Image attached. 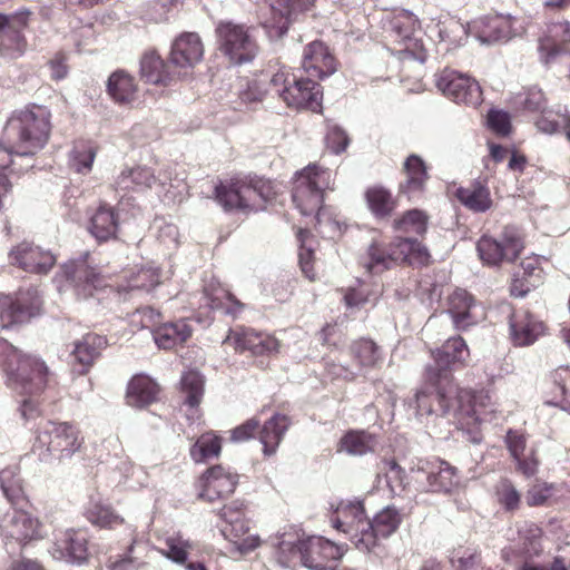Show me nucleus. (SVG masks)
Listing matches in <instances>:
<instances>
[{
	"label": "nucleus",
	"mask_w": 570,
	"mask_h": 570,
	"mask_svg": "<svg viewBox=\"0 0 570 570\" xmlns=\"http://www.w3.org/2000/svg\"><path fill=\"white\" fill-rule=\"evenodd\" d=\"M469 356V350L464 340L460 336L449 338L441 348L434 354V363L426 366V379L436 384L438 401L442 411L446 412L450 404L446 399L455 394L459 402V409L475 411V401L489 399L488 395L480 392L473 393L471 390L459 387L452 379L451 366L463 364Z\"/></svg>",
	"instance_id": "obj_1"
},
{
	"label": "nucleus",
	"mask_w": 570,
	"mask_h": 570,
	"mask_svg": "<svg viewBox=\"0 0 570 570\" xmlns=\"http://www.w3.org/2000/svg\"><path fill=\"white\" fill-rule=\"evenodd\" d=\"M51 131V112L40 105L16 111L3 129L0 147L10 155L33 156L48 142Z\"/></svg>",
	"instance_id": "obj_2"
},
{
	"label": "nucleus",
	"mask_w": 570,
	"mask_h": 570,
	"mask_svg": "<svg viewBox=\"0 0 570 570\" xmlns=\"http://www.w3.org/2000/svg\"><path fill=\"white\" fill-rule=\"evenodd\" d=\"M276 195L269 180L261 177H235L215 187L217 203L227 212H258Z\"/></svg>",
	"instance_id": "obj_3"
},
{
	"label": "nucleus",
	"mask_w": 570,
	"mask_h": 570,
	"mask_svg": "<svg viewBox=\"0 0 570 570\" xmlns=\"http://www.w3.org/2000/svg\"><path fill=\"white\" fill-rule=\"evenodd\" d=\"M0 367L7 375L8 385L21 393L40 392L49 382L50 372L39 358L23 355L17 347L0 338Z\"/></svg>",
	"instance_id": "obj_4"
},
{
	"label": "nucleus",
	"mask_w": 570,
	"mask_h": 570,
	"mask_svg": "<svg viewBox=\"0 0 570 570\" xmlns=\"http://www.w3.org/2000/svg\"><path fill=\"white\" fill-rule=\"evenodd\" d=\"M82 443L83 438L73 424L48 421L38 431L32 452L41 462H50L51 459L63 461L78 452Z\"/></svg>",
	"instance_id": "obj_5"
},
{
	"label": "nucleus",
	"mask_w": 570,
	"mask_h": 570,
	"mask_svg": "<svg viewBox=\"0 0 570 570\" xmlns=\"http://www.w3.org/2000/svg\"><path fill=\"white\" fill-rule=\"evenodd\" d=\"M271 90L288 107L317 111L321 108V86L313 79L297 77L282 67L269 80Z\"/></svg>",
	"instance_id": "obj_6"
},
{
	"label": "nucleus",
	"mask_w": 570,
	"mask_h": 570,
	"mask_svg": "<svg viewBox=\"0 0 570 570\" xmlns=\"http://www.w3.org/2000/svg\"><path fill=\"white\" fill-rule=\"evenodd\" d=\"M331 186V171L315 164L296 173L292 199L304 216L315 215L320 223V210L324 202V190Z\"/></svg>",
	"instance_id": "obj_7"
},
{
	"label": "nucleus",
	"mask_w": 570,
	"mask_h": 570,
	"mask_svg": "<svg viewBox=\"0 0 570 570\" xmlns=\"http://www.w3.org/2000/svg\"><path fill=\"white\" fill-rule=\"evenodd\" d=\"M218 49L232 65L252 62L258 53V45L245 24L222 21L216 27Z\"/></svg>",
	"instance_id": "obj_8"
},
{
	"label": "nucleus",
	"mask_w": 570,
	"mask_h": 570,
	"mask_svg": "<svg viewBox=\"0 0 570 570\" xmlns=\"http://www.w3.org/2000/svg\"><path fill=\"white\" fill-rule=\"evenodd\" d=\"M523 248V235L515 226H505L497 237L483 235L476 243L481 261L489 266L513 262Z\"/></svg>",
	"instance_id": "obj_9"
},
{
	"label": "nucleus",
	"mask_w": 570,
	"mask_h": 570,
	"mask_svg": "<svg viewBox=\"0 0 570 570\" xmlns=\"http://www.w3.org/2000/svg\"><path fill=\"white\" fill-rule=\"evenodd\" d=\"M435 85L444 96L458 104L476 107L482 101L479 82L455 70L446 68L435 75Z\"/></svg>",
	"instance_id": "obj_10"
},
{
	"label": "nucleus",
	"mask_w": 570,
	"mask_h": 570,
	"mask_svg": "<svg viewBox=\"0 0 570 570\" xmlns=\"http://www.w3.org/2000/svg\"><path fill=\"white\" fill-rule=\"evenodd\" d=\"M0 534L7 550L13 552L14 547L10 550L9 546L22 547L27 541L41 537L40 522L23 510L12 509L0 521Z\"/></svg>",
	"instance_id": "obj_11"
},
{
	"label": "nucleus",
	"mask_w": 570,
	"mask_h": 570,
	"mask_svg": "<svg viewBox=\"0 0 570 570\" xmlns=\"http://www.w3.org/2000/svg\"><path fill=\"white\" fill-rule=\"evenodd\" d=\"M42 301L36 288L20 291L13 299L0 297V326L3 328L29 321L40 313Z\"/></svg>",
	"instance_id": "obj_12"
},
{
	"label": "nucleus",
	"mask_w": 570,
	"mask_h": 570,
	"mask_svg": "<svg viewBox=\"0 0 570 570\" xmlns=\"http://www.w3.org/2000/svg\"><path fill=\"white\" fill-rule=\"evenodd\" d=\"M425 386L419 390L413 399L415 409H416V415L422 417L424 415L431 416V415H446V414H453L456 415H466V416H475V419L479 417L480 409L485 406V403L483 401H475V411H468L465 409H459V402L455 399V394L450 395L446 399V403H449L451 406L449 411H442L440 407L439 401H438V387L436 384H433L425 377Z\"/></svg>",
	"instance_id": "obj_13"
},
{
	"label": "nucleus",
	"mask_w": 570,
	"mask_h": 570,
	"mask_svg": "<svg viewBox=\"0 0 570 570\" xmlns=\"http://www.w3.org/2000/svg\"><path fill=\"white\" fill-rule=\"evenodd\" d=\"M61 271L66 279L73 286L77 295L83 298L106 286L105 277L89 263L88 255L63 264Z\"/></svg>",
	"instance_id": "obj_14"
},
{
	"label": "nucleus",
	"mask_w": 570,
	"mask_h": 570,
	"mask_svg": "<svg viewBox=\"0 0 570 570\" xmlns=\"http://www.w3.org/2000/svg\"><path fill=\"white\" fill-rule=\"evenodd\" d=\"M333 528L348 535L351 542L357 548V540L371 528L370 519L365 515L361 501L341 502L335 515L331 518Z\"/></svg>",
	"instance_id": "obj_15"
},
{
	"label": "nucleus",
	"mask_w": 570,
	"mask_h": 570,
	"mask_svg": "<svg viewBox=\"0 0 570 570\" xmlns=\"http://www.w3.org/2000/svg\"><path fill=\"white\" fill-rule=\"evenodd\" d=\"M238 484V474L227 471L222 465H215L198 479V498L213 502L225 499L234 493Z\"/></svg>",
	"instance_id": "obj_16"
},
{
	"label": "nucleus",
	"mask_w": 570,
	"mask_h": 570,
	"mask_svg": "<svg viewBox=\"0 0 570 570\" xmlns=\"http://www.w3.org/2000/svg\"><path fill=\"white\" fill-rule=\"evenodd\" d=\"M402 515L394 507H385L370 520L371 528L357 540V549L370 552L381 539L392 535L400 527Z\"/></svg>",
	"instance_id": "obj_17"
},
{
	"label": "nucleus",
	"mask_w": 570,
	"mask_h": 570,
	"mask_svg": "<svg viewBox=\"0 0 570 570\" xmlns=\"http://www.w3.org/2000/svg\"><path fill=\"white\" fill-rule=\"evenodd\" d=\"M9 258L12 265L35 274H47L57 262L50 250H45L28 242H22L13 247L9 253Z\"/></svg>",
	"instance_id": "obj_18"
},
{
	"label": "nucleus",
	"mask_w": 570,
	"mask_h": 570,
	"mask_svg": "<svg viewBox=\"0 0 570 570\" xmlns=\"http://www.w3.org/2000/svg\"><path fill=\"white\" fill-rule=\"evenodd\" d=\"M511 30V19L495 14L474 19L466 24L465 32L475 37L481 43L493 45L510 39Z\"/></svg>",
	"instance_id": "obj_19"
},
{
	"label": "nucleus",
	"mask_w": 570,
	"mask_h": 570,
	"mask_svg": "<svg viewBox=\"0 0 570 570\" xmlns=\"http://www.w3.org/2000/svg\"><path fill=\"white\" fill-rule=\"evenodd\" d=\"M416 482L426 481V490L431 492H450L459 484L456 469L445 461L426 462L415 472Z\"/></svg>",
	"instance_id": "obj_20"
},
{
	"label": "nucleus",
	"mask_w": 570,
	"mask_h": 570,
	"mask_svg": "<svg viewBox=\"0 0 570 570\" xmlns=\"http://www.w3.org/2000/svg\"><path fill=\"white\" fill-rule=\"evenodd\" d=\"M170 177L164 173L158 176L146 166H137L122 170L117 177L116 188L124 191H144L154 187L164 188Z\"/></svg>",
	"instance_id": "obj_21"
},
{
	"label": "nucleus",
	"mask_w": 570,
	"mask_h": 570,
	"mask_svg": "<svg viewBox=\"0 0 570 570\" xmlns=\"http://www.w3.org/2000/svg\"><path fill=\"white\" fill-rule=\"evenodd\" d=\"M303 566L312 570H325L327 562L342 558L344 546L336 544L322 537H311L305 540Z\"/></svg>",
	"instance_id": "obj_22"
},
{
	"label": "nucleus",
	"mask_w": 570,
	"mask_h": 570,
	"mask_svg": "<svg viewBox=\"0 0 570 570\" xmlns=\"http://www.w3.org/2000/svg\"><path fill=\"white\" fill-rule=\"evenodd\" d=\"M227 338L233 340L237 351H249L253 355H268L279 347L275 337L246 327L232 331Z\"/></svg>",
	"instance_id": "obj_23"
},
{
	"label": "nucleus",
	"mask_w": 570,
	"mask_h": 570,
	"mask_svg": "<svg viewBox=\"0 0 570 570\" xmlns=\"http://www.w3.org/2000/svg\"><path fill=\"white\" fill-rule=\"evenodd\" d=\"M404 181L400 184V194L405 195L410 200L421 198L426 189L430 178L424 160L415 155H410L403 164Z\"/></svg>",
	"instance_id": "obj_24"
},
{
	"label": "nucleus",
	"mask_w": 570,
	"mask_h": 570,
	"mask_svg": "<svg viewBox=\"0 0 570 570\" xmlns=\"http://www.w3.org/2000/svg\"><path fill=\"white\" fill-rule=\"evenodd\" d=\"M476 303L465 289L456 288L448 297L446 314L451 317L453 326L458 331H465L478 323L475 313Z\"/></svg>",
	"instance_id": "obj_25"
},
{
	"label": "nucleus",
	"mask_w": 570,
	"mask_h": 570,
	"mask_svg": "<svg viewBox=\"0 0 570 570\" xmlns=\"http://www.w3.org/2000/svg\"><path fill=\"white\" fill-rule=\"evenodd\" d=\"M302 68L309 77L323 79L336 71V61L322 41H313L304 49Z\"/></svg>",
	"instance_id": "obj_26"
},
{
	"label": "nucleus",
	"mask_w": 570,
	"mask_h": 570,
	"mask_svg": "<svg viewBox=\"0 0 570 570\" xmlns=\"http://www.w3.org/2000/svg\"><path fill=\"white\" fill-rule=\"evenodd\" d=\"M87 543L88 541L83 532L70 530L57 539L49 552L56 560L82 563L88 557Z\"/></svg>",
	"instance_id": "obj_27"
},
{
	"label": "nucleus",
	"mask_w": 570,
	"mask_h": 570,
	"mask_svg": "<svg viewBox=\"0 0 570 570\" xmlns=\"http://www.w3.org/2000/svg\"><path fill=\"white\" fill-rule=\"evenodd\" d=\"M204 55L200 37L195 32L179 36L173 43L170 62L179 68L194 67Z\"/></svg>",
	"instance_id": "obj_28"
},
{
	"label": "nucleus",
	"mask_w": 570,
	"mask_h": 570,
	"mask_svg": "<svg viewBox=\"0 0 570 570\" xmlns=\"http://www.w3.org/2000/svg\"><path fill=\"white\" fill-rule=\"evenodd\" d=\"M510 330L514 344L525 346L537 341L543 333L544 325L528 311H515L510 317Z\"/></svg>",
	"instance_id": "obj_29"
},
{
	"label": "nucleus",
	"mask_w": 570,
	"mask_h": 570,
	"mask_svg": "<svg viewBox=\"0 0 570 570\" xmlns=\"http://www.w3.org/2000/svg\"><path fill=\"white\" fill-rule=\"evenodd\" d=\"M193 332V327L185 318L160 324L151 331L155 343L163 350H171L186 343Z\"/></svg>",
	"instance_id": "obj_30"
},
{
	"label": "nucleus",
	"mask_w": 570,
	"mask_h": 570,
	"mask_svg": "<svg viewBox=\"0 0 570 570\" xmlns=\"http://www.w3.org/2000/svg\"><path fill=\"white\" fill-rule=\"evenodd\" d=\"M316 0H274L271 8L274 13L273 27L277 29V33L283 36L287 32L289 24L297 17L309 11Z\"/></svg>",
	"instance_id": "obj_31"
},
{
	"label": "nucleus",
	"mask_w": 570,
	"mask_h": 570,
	"mask_svg": "<svg viewBox=\"0 0 570 570\" xmlns=\"http://www.w3.org/2000/svg\"><path fill=\"white\" fill-rule=\"evenodd\" d=\"M291 425V417L281 413H275L262 425L259 430V442L263 445L265 456H272L276 453Z\"/></svg>",
	"instance_id": "obj_32"
},
{
	"label": "nucleus",
	"mask_w": 570,
	"mask_h": 570,
	"mask_svg": "<svg viewBox=\"0 0 570 570\" xmlns=\"http://www.w3.org/2000/svg\"><path fill=\"white\" fill-rule=\"evenodd\" d=\"M542 279V268L537 257H525L520 267L513 273L511 295L523 297L532 287H537Z\"/></svg>",
	"instance_id": "obj_33"
},
{
	"label": "nucleus",
	"mask_w": 570,
	"mask_h": 570,
	"mask_svg": "<svg viewBox=\"0 0 570 570\" xmlns=\"http://www.w3.org/2000/svg\"><path fill=\"white\" fill-rule=\"evenodd\" d=\"M394 264L396 263H426L429 259L428 249L416 238L396 236L389 244Z\"/></svg>",
	"instance_id": "obj_34"
},
{
	"label": "nucleus",
	"mask_w": 570,
	"mask_h": 570,
	"mask_svg": "<svg viewBox=\"0 0 570 570\" xmlns=\"http://www.w3.org/2000/svg\"><path fill=\"white\" fill-rule=\"evenodd\" d=\"M158 384L147 375H135L128 383L126 400L128 405L145 407L154 403L159 394Z\"/></svg>",
	"instance_id": "obj_35"
},
{
	"label": "nucleus",
	"mask_w": 570,
	"mask_h": 570,
	"mask_svg": "<svg viewBox=\"0 0 570 570\" xmlns=\"http://www.w3.org/2000/svg\"><path fill=\"white\" fill-rule=\"evenodd\" d=\"M107 346L106 337L88 333L82 336L80 341L75 343L72 350V356L81 366L78 372L85 374L89 367L94 364L95 360L100 355V352Z\"/></svg>",
	"instance_id": "obj_36"
},
{
	"label": "nucleus",
	"mask_w": 570,
	"mask_h": 570,
	"mask_svg": "<svg viewBox=\"0 0 570 570\" xmlns=\"http://www.w3.org/2000/svg\"><path fill=\"white\" fill-rule=\"evenodd\" d=\"M519 534L522 543L518 550L513 547L502 550V559L505 562H515L518 556L528 560L541 552V530L537 525L531 524L525 530L520 531Z\"/></svg>",
	"instance_id": "obj_37"
},
{
	"label": "nucleus",
	"mask_w": 570,
	"mask_h": 570,
	"mask_svg": "<svg viewBox=\"0 0 570 570\" xmlns=\"http://www.w3.org/2000/svg\"><path fill=\"white\" fill-rule=\"evenodd\" d=\"M89 232L98 242L115 238L118 230V215L114 208L101 205L90 217Z\"/></svg>",
	"instance_id": "obj_38"
},
{
	"label": "nucleus",
	"mask_w": 570,
	"mask_h": 570,
	"mask_svg": "<svg viewBox=\"0 0 570 570\" xmlns=\"http://www.w3.org/2000/svg\"><path fill=\"white\" fill-rule=\"evenodd\" d=\"M360 265L372 275L390 269L394 265L390 247L386 248L381 240L373 239L360 257Z\"/></svg>",
	"instance_id": "obj_39"
},
{
	"label": "nucleus",
	"mask_w": 570,
	"mask_h": 570,
	"mask_svg": "<svg viewBox=\"0 0 570 570\" xmlns=\"http://www.w3.org/2000/svg\"><path fill=\"white\" fill-rule=\"evenodd\" d=\"M276 547V558L277 562L284 567H294L297 563H302L304 561L305 551V540H301L296 538L294 534H282L276 538V541L273 543Z\"/></svg>",
	"instance_id": "obj_40"
},
{
	"label": "nucleus",
	"mask_w": 570,
	"mask_h": 570,
	"mask_svg": "<svg viewBox=\"0 0 570 570\" xmlns=\"http://www.w3.org/2000/svg\"><path fill=\"white\" fill-rule=\"evenodd\" d=\"M568 42H570V22L560 21L551 24L548 30L547 39L542 40L539 46L541 60L546 65L550 63L561 53L560 43Z\"/></svg>",
	"instance_id": "obj_41"
},
{
	"label": "nucleus",
	"mask_w": 570,
	"mask_h": 570,
	"mask_svg": "<svg viewBox=\"0 0 570 570\" xmlns=\"http://www.w3.org/2000/svg\"><path fill=\"white\" fill-rule=\"evenodd\" d=\"M455 197L470 210L484 213L492 206V199L489 188L480 183H471L466 187H459L455 190Z\"/></svg>",
	"instance_id": "obj_42"
},
{
	"label": "nucleus",
	"mask_w": 570,
	"mask_h": 570,
	"mask_svg": "<svg viewBox=\"0 0 570 570\" xmlns=\"http://www.w3.org/2000/svg\"><path fill=\"white\" fill-rule=\"evenodd\" d=\"M107 91L116 102L128 104L135 98V80L126 71L116 70L108 79Z\"/></svg>",
	"instance_id": "obj_43"
},
{
	"label": "nucleus",
	"mask_w": 570,
	"mask_h": 570,
	"mask_svg": "<svg viewBox=\"0 0 570 570\" xmlns=\"http://www.w3.org/2000/svg\"><path fill=\"white\" fill-rule=\"evenodd\" d=\"M6 21L3 13H0V52L2 56L14 59L24 53L28 43L23 32L3 27Z\"/></svg>",
	"instance_id": "obj_44"
},
{
	"label": "nucleus",
	"mask_w": 570,
	"mask_h": 570,
	"mask_svg": "<svg viewBox=\"0 0 570 570\" xmlns=\"http://www.w3.org/2000/svg\"><path fill=\"white\" fill-rule=\"evenodd\" d=\"M429 215L421 209H410L393 220V229L406 235L423 236L428 230Z\"/></svg>",
	"instance_id": "obj_45"
},
{
	"label": "nucleus",
	"mask_w": 570,
	"mask_h": 570,
	"mask_svg": "<svg viewBox=\"0 0 570 570\" xmlns=\"http://www.w3.org/2000/svg\"><path fill=\"white\" fill-rule=\"evenodd\" d=\"M377 442L374 435L365 431H350L340 442V450L350 455H364L373 452Z\"/></svg>",
	"instance_id": "obj_46"
},
{
	"label": "nucleus",
	"mask_w": 570,
	"mask_h": 570,
	"mask_svg": "<svg viewBox=\"0 0 570 570\" xmlns=\"http://www.w3.org/2000/svg\"><path fill=\"white\" fill-rule=\"evenodd\" d=\"M140 76L149 83H167L169 72L164 60L155 51L146 52L140 60Z\"/></svg>",
	"instance_id": "obj_47"
},
{
	"label": "nucleus",
	"mask_w": 570,
	"mask_h": 570,
	"mask_svg": "<svg viewBox=\"0 0 570 570\" xmlns=\"http://www.w3.org/2000/svg\"><path fill=\"white\" fill-rule=\"evenodd\" d=\"M0 488L12 505H19L24 501L22 480L19 476L18 466H8L0 471Z\"/></svg>",
	"instance_id": "obj_48"
},
{
	"label": "nucleus",
	"mask_w": 570,
	"mask_h": 570,
	"mask_svg": "<svg viewBox=\"0 0 570 570\" xmlns=\"http://www.w3.org/2000/svg\"><path fill=\"white\" fill-rule=\"evenodd\" d=\"M365 198L370 210L377 218L389 217L395 208V202L392 194L380 186L371 187L365 193Z\"/></svg>",
	"instance_id": "obj_49"
},
{
	"label": "nucleus",
	"mask_w": 570,
	"mask_h": 570,
	"mask_svg": "<svg viewBox=\"0 0 570 570\" xmlns=\"http://www.w3.org/2000/svg\"><path fill=\"white\" fill-rule=\"evenodd\" d=\"M148 549L147 543L134 540L128 547L126 553L120 559L111 563L110 569L140 570L147 566V561H145L144 558L146 557Z\"/></svg>",
	"instance_id": "obj_50"
},
{
	"label": "nucleus",
	"mask_w": 570,
	"mask_h": 570,
	"mask_svg": "<svg viewBox=\"0 0 570 570\" xmlns=\"http://www.w3.org/2000/svg\"><path fill=\"white\" fill-rule=\"evenodd\" d=\"M551 377L554 385V396L551 403L570 412V367H558L552 372Z\"/></svg>",
	"instance_id": "obj_51"
},
{
	"label": "nucleus",
	"mask_w": 570,
	"mask_h": 570,
	"mask_svg": "<svg viewBox=\"0 0 570 570\" xmlns=\"http://www.w3.org/2000/svg\"><path fill=\"white\" fill-rule=\"evenodd\" d=\"M86 517L89 522L100 528H114L124 523V519L110 505L100 501H90Z\"/></svg>",
	"instance_id": "obj_52"
},
{
	"label": "nucleus",
	"mask_w": 570,
	"mask_h": 570,
	"mask_svg": "<svg viewBox=\"0 0 570 570\" xmlns=\"http://www.w3.org/2000/svg\"><path fill=\"white\" fill-rule=\"evenodd\" d=\"M96 157V148L91 142L78 141L70 153L69 166L79 174H88L91 170Z\"/></svg>",
	"instance_id": "obj_53"
},
{
	"label": "nucleus",
	"mask_w": 570,
	"mask_h": 570,
	"mask_svg": "<svg viewBox=\"0 0 570 570\" xmlns=\"http://www.w3.org/2000/svg\"><path fill=\"white\" fill-rule=\"evenodd\" d=\"M205 299L206 306L210 309H219L234 317L244 308L243 303L224 289L217 291L215 294H206Z\"/></svg>",
	"instance_id": "obj_54"
},
{
	"label": "nucleus",
	"mask_w": 570,
	"mask_h": 570,
	"mask_svg": "<svg viewBox=\"0 0 570 570\" xmlns=\"http://www.w3.org/2000/svg\"><path fill=\"white\" fill-rule=\"evenodd\" d=\"M495 497L498 503L507 512L519 510L521 504V493L509 479H502L495 485Z\"/></svg>",
	"instance_id": "obj_55"
},
{
	"label": "nucleus",
	"mask_w": 570,
	"mask_h": 570,
	"mask_svg": "<svg viewBox=\"0 0 570 570\" xmlns=\"http://www.w3.org/2000/svg\"><path fill=\"white\" fill-rule=\"evenodd\" d=\"M353 357L362 367H374L381 360L379 346L371 340H360L351 346Z\"/></svg>",
	"instance_id": "obj_56"
},
{
	"label": "nucleus",
	"mask_w": 570,
	"mask_h": 570,
	"mask_svg": "<svg viewBox=\"0 0 570 570\" xmlns=\"http://www.w3.org/2000/svg\"><path fill=\"white\" fill-rule=\"evenodd\" d=\"M220 439L210 434L202 435L190 449V456L195 462L215 458L220 452Z\"/></svg>",
	"instance_id": "obj_57"
},
{
	"label": "nucleus",
	"mask_w": 570,
	"mask_h": 570,
	"mask_svg": "<svg viewBox=\"0 0 570 570\" xmlns=\"http://www.w3.org/2000/svg\"><path fill=\"white\" fill-rule=\"evenodd\" d=\"M181 386L186 393L185 402L190 406L199 404L203 395L204 381L199 373L188 372L181 377Z\"/></svg>",
	"instance_id": "obj_58"
},
{
	"label": "nucleus",
	"mask_w": 570,
	"mask_h": 570,
	"mask_svg": "<svg viewBox=\"0 0 570 570\" xmlns=\"http://www.w3.org/2000/svg\"><path fill=\"white\" fill-rule=\"evenodd\" d=\"M166 549L161 553L171 561L183 564L188 558V550L191 549V543L181 537H169L165 541Z\"/></svg>",
	"instance_id": "obj_59"
},
{
	"label": "nucleus",
	"mask_w": 570,
	"mask_h": 570,
	"mask_svg": "<svg viewBox=\"0 0 570 570\" xmlns=\"http://www.w3.org/2000/svg\"><path fill=\"white\" fill-rule=\"evenodd\" d=\"M417 19L410 12L404 11L391 21V30L400 40L411 39L419 28Z\"/></svg>",
	"instance_id": "obj_60"
},
{
	"label": "nucleus",
	"mask_w": 570,
	"mask_h": 570,
	"mask_svg": "<svg viewBox=\"0 0 570 570\" xmlns=\"http://www.w3.org/2000/svg\"><path fill=\"white\" fill-rule=\"evenodd\" d=\"M380 295L379 291H370L364 284L356 288H348L344 295V301L347 307L361 308L368 303H375Z\"/></svg>",
	"instance_id": "obj_61"
},
{
	"label": "nucleus",
	"mask_w": 570,
	"mask_h": 570,
	"mask_svg": "<svg viewBox=\"0 0 570 570\" xmlns=\"http://www.w3.org/2000/svg\"><path fill=\"white\" fill-rule=\"evenodd\" d=\"M325 144L327 149L334 154H341L346 150L350 145V137L346 131L336 124L328 122L325 135Z\"/></svg>",
	"instance_id": "obj_62"
},
{
	"label": "nucleus",
	"mask_w": 570,
	"mask_h": 570,
	"mask_svg": "<svg viewBox=\"0 0 570 570\" xmlns=\"http://www.w3.org/2000/svg\"><path fill=\"white\" fill-rule=\"evenodd\" d=\"M450 562L455 570H473L481 563V554L478 550L459 549L452 552Z\"/></svg>",
	"instance_id": "obj_63"
},
{
	"label": "nucleus",
	"mask_w": 570,
	"mask_h": 570,
	"mask_svg": "<svg viewBox=\"0 0 570 570\" xmlns=\"http://www.w3.org/2000/svg\"><path fill=\"white\" fill-rule=\"evenodd\" d=\"M158 284L159 274L155 269L142 268L129 281L128 289H144L148 292Z\"/></svg>",
	"instance_id": "obj_64"
}]
</instances>
